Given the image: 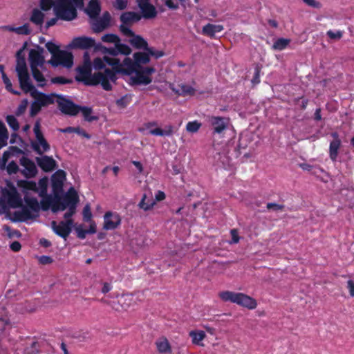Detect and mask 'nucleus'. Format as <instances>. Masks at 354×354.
Returning a JSON list of instances; mask_svg holds the SVG:
<instances>
[{"label":"nucleus","instance_id":"7ed1b4c3","mask_svg":"<svg viewBox=\"0 0 354 354\" xmlns=\"http://www.w3.org/2000/svg\"><path fill=\"white\" fill-rule=\"evenodd\" d=\"M218 296L225 302L230 301L249 310L255 309L257 306V302L254 299L243 293L223 290L219 292Z\"/></svg>","mask_w":354,"mask_h":354},{"label":"nucleus","instance_id":"2eb2a0df","mask_svg":"<svg viewBox=\"0 0 354 354\" xmlns=\"http://www.w3.org/2000/svg\"><path fill=\"white\" fill-rule=\"evenodd\" d=\"M2 196L7 201L8 206L12 208L21 207L22 201L17 189L12 186L9 189H3Z\"/></svg>","mask_w":354,"mask_h":354},{"label":"nucleus","instance_id":"09e8293b","mask_svg":"<svg viewBox=\"0 0 354 354\" xmlns=\"http://www.w3.org/2000/svg\"><path fill=\"white\" fill-rule=\"evenodd\" d=\"M33 131L35 135L36 140L35 142H38L44 139V136L43 133L41 131V123L39 120H37L35 123Z\"/></svg>","mask_w":354,"mask_h":354},{"label":"nucleus","instance_id":"774afa93","mask_svg":"<svg viewBox=\"0 0 354 354\" xmlns=\"http://www.w3.org/2000/svg\"><path fill=\"white\" fill-rule=\"evenodd\" d=\"M266 207L269 210L278 212L283 210L285 206L283 205H280L275 203H268L266 205Z\"/></svg>","mask_w":354,"mask_h":354},{"label":"nucleus","instance_id":"8fccbe9b","mask_svg":"<svg viewBox=\"0 0 354 354\" xmlns=\"http://www.w3.org/2000/svg\"><path fill=\"white\" fill-rule=\"evenodd\" d=\"M201 123L197 120L189 122L186 125V130L189 133H196L201 128Z\"/></svg>","mask_w":354,"mask_h":354},{"label":"nucleus","instance_id":"a211bd4d","mask_svg":"<svg viewBox=\"0 0 354 354\" xmlns=\"http://www.w3.org/2000/svg\"><path fill=\"white\" fill-rule=\"evenodd\" d=\"M91 23L92 30L95 33H100L106 29L111 21V15L108 11L104 12L101 17L99 16L95 19H92Z\"/></svg>","mask_w":354,"mask_h":354},{"label":"nucleus","instance_id":"4468645a","mask_svg":"<svg viewBox=\"0 0 354 354\" xmlns=\"http://www.w3.org/2000/svg\"><path fill=\"white\" fill-rule=\"evenodd\" d=\"M28 93H30V95L34 99H37L39 101V103L42 106V107L54 104L55 99L57 98V100H58L59 96V94L56 93L46 94L38 91L34 86L33 88L28 91Z\"/></svg>","mask_w":354,"mask_h":354},{"label":"nucleus","instance_id":"6e6552de","mask_svg":"<svg viewBox=\"0 0 354 354\" xmlns=\"http://www.w3.org/2000/svg\"><path fill=\"white\" fill-rule=\"evenodd\" d=\"M104 301L110 305L112 308L118 312L127 310L129 307L136 304V300L133 295L124 294L118 297L117 299H104Z\"/></svg>","mask_w":354,"mask_h":354},{"label":"nucleus","instance_id":"b1692460","mask_svg":"<svg viewBox=\"0 0 354 354\" xmlns=\"http://www.w3.org/2000/svg\"><path fill=\"white\" fill-rule=\"evenodd\" d=\"M35 160L37 165L44 171L50 172L55 170L57 167V162L52 156H41V157H36Z\"/></svg>","mask_w":354,"mask_h":354},{"label":"nucleus","instance_id":"a19ab883","mask_svg":"<svg viewBox=\"0 0 354 354\" xmlns=\"http://www.w3.org/2000/svg\"><path fill=\"white\" fill-rule=\"evenodd\" d=\"M100 51L104 54H109L112 56H117V48L115 46L114 47L107 48L103 46L101 43H97L96 46V52Z\"/></svg>","mask_w":354,"mask_h":354},{"label":"nucleus","instance_id":"58836bf2","mask_svg":"<svg viewBox=\"0 0 354 354\" xmlns=\"http://www.w3.org/2000/svg\"><path fill=\"white\" fill-rule=\"evenodd\" d=\"M17 185L24 189L34 191L35 192H38V187L35 182L21 180L18 181Z\"/></svg>","mask_w":354,"mask_h":354},{"label":"nucleus","instance_id":"c9c22d12","mask_svg":"<svg viewBox=\"0 0 354 354\" xmlns=\"http://www.w3.org/2000/svg\"><path fill=\"white\" fill-rule=\"evenodd\" d=\"M70 201H72L73 203L68 207V211L64 214V218L65 221L73 220L72 218V216L76 212V207H77V205L79 202V197L77 199L72 198H71Z\"/></svg>","mask_w":354,"mask_h":354},{"label":"nucleus","instance_id":"1a4fd4ad","mask_svg":"<svg viewBox=\"0 0 354 354\" xmlns=\"http://www.w3.org/2000/svg\"><path fill=\"white\" fill-rule=\"evenodd\" d=\"M56 102L58 109L65 115L75 116L80 112V105L75 104L73 101L66 99L62 95H59V98Z\"/></svg>","mask_w":354,"mask_h":354},{"label":"nucleus","instance_id":"680f3d73","mask_svg":"<svg viewBox=\"0 0 354 354\" xmlns=\"http://www.w3.org/2000/svg\"><path fill=\"white\" fill-rule=\"evenodd\" d=\"M55 2L53 0H40V8L44 11H48L54 6Z\"/></svg>","mask_w":354,"mask_h":354},{"label":"nucleus","instance_id":"39448f33","mask_svg":"<svg viewBox=\"0 0 354 354\" xmlns=\"http://www.w3.org/2000/svg\"><path fill=\"white\" fill-rule=\"evenodd\" d=\"M19 55L20 53L16 54V71L17 73L20 88L25 93H28V91L33 88V84L30 80L26 59L25 57H19Z\"/></svg>","mask_w":354,"mask_h":354},{"label":"nucleus","instance_id":"6ab92c4d","mask_svg":"<svg viewBox=\"0 0 354 354\" xmlns=\"http://www.w3.org/2000/svg\"><path fill=\"white\" fill-rule=\"evenodd\" d=\"M121 217L116 212H106L104 215L103 228L106 230H113L121 224Z\"/></svg>","mask_w":354,"mask_h":354},{"label":"nucleus","instance_id":"cd10ccee","mask_svg":"<svg viewBox=\"0 0 354 354\" xmlns=\"http://www.w3.org/2000/svg\"><path fill=\"white\" fill-rule=\"evenodd\" d=\"M85 11L91 19L97 18L101 12V6L99 1L90 0Z\"/></svg>","mask_w":354,"mask_h":354},{"label":"nucleus","instance_id":"052dcab7","mask_svg":"<svg viewBox=\"0 0 354 354\" xmlns=\"http://www.w3.org/2000/svg\"><path fill=\"white\" fill-rule=\"evenodd\" d=\"M51 82L58 84H67L72 83V80L62 76H57L51 79Z\"/></svg>","mask_w":354,"mask_h":354},{"label":"nucleus","instance_id":"603ef678","mask_svg":"<svg viewBox=\"0 0 354 354\" xmlns=\"http://www.w3.org/2000/svg\"><path fill=\"white\" fill-rule=\"evenodd\" d=\"M42 106L39 103V101L37 99H35V101L32 102L30 109V115L31 117H34L37 115L41 109Z\"/></svg>","mask_w":354,"mask_h":354},{"label":"nucleus","instance_id":"412c9836","mask_svg":"<svg viewBox=\"0 0 354 354\" xmlns=\"http://www.w3.org/2000/svg\"><path fill=\"white\" fill-rule=\"evenodd\" d=\"M136 2L141 10L142 17L149 19L157 16V10L155 6L149 3V0H136Z\"/></svg>","mask_w":354,"mask_h":354},{"label":"nucleus","instance_id":"f8f14e48","mask_svg":"<svg viewBox=\"0 0 354 354\" xmlns=\"http://www.w3.org/2000/svg\"><path fill=\"white\" fill-rule=\"evenodd\" d=\"M97 44V43L95 42V40L93 38L86 36H81L73 38L69 44V46L73 49L82 50H88L93 48L94 51L96 52Z\"/></svg>","mask_w":354,"mask_h":354},{"label":"nucleus","instance_id":"3c124183","mask_svg":"<svg viewBox=\"0 0 354 354\" xmlns=\"http://www.w3.org/2000/svg\"><path fill=\"white\" fill-rule=\"evenodd\" d=\"M6 120L9 127L14 131H18L19 129V124L16 118L12 115H7Z\"/></svg>","mask_w":354,"mask_h":354},{"label":"nucleus","instance_id":"423d86ee","mask_svg":"<svg viewBox=\"0 0 354 354\" xmlns=\"http://www.w3.org/2000/svg\"><path fill=\"white\" fill-rule=\"evenodd\" d=\"M53 195H55V202L53 205V213L65 210L73 203L72 201H70L71 198L77 199L79 197L73 187H71L63 196L62 194H53Z\"/></svg>","mask_w":354,"mask_h":354},{"label":"nucleus","instance_id":"c03bdc74","mask_svg":"<svg viewBox=\"0 0 354 354\" xmlns=\"http://www.w3.org/2000/svg\"><path fill=\"white\" fill-rule=\"evenodd\" d=\"M80 111L82 112V113L84 118V120L88 122H92V121L97 120V117L91 115V114L92 113V111H93L91 107L80 106Z\"/></svg>","mask_w":354,"mask_h":354},{"label":"nucleus","instance_id":"13d9d810","mask_svg":"<svg viewBox=\"0 0 354 354\" xmlns=\"http://www.w3.org/2000/svg\"><path fill=\"white\" fill-rule=\"evenodd\" d=\"M83 219L86 222L91 221L92 213L91 210V207L88 204L86 205L83 209L82 212Z\"/></svg>","mask_w":354,"mask_h":354},{"label":"nucleus","instance_id":"338daca9","mask_svg":"<svg viewBox=\"0 0 354 354\" xmlns=\"http://www.w3.org/2000/svg\"><path fill=\"white\" fill-rule=\"evenodd\" d=\"M326 35L331 39H339L343 36V32L341 30L334 32L332 30H329L327 31Z\"/></svg>","mask_w":354,"mask_h":354},{"label":"nucleus","instance_id":"5701e85b","mask_svg":"<svg viewBox=\"0 0 354 354\" xmlns=\"http://www.w3.org/2000/svg\"><path fill=\"white\" fill-rule=\"evenodd\" d=\"M104 62H105V65L106 64H108L109 66H111L112 67V68H106L104 69L105 70H109L111 71L114 76L113 77V79L110 78L109 76H107L106 75V81L107 82H115L116 80H118V77H117V74L118 73H120V66H121V63H120V61L119 59L118 58H115V57H109L108 56H104Z\"/></svg>","mask_w":354,"mask_h":354},{"label":"nucleus","instance_id":"a878e982","mask_svg":"<svg viewBox=\"0 0 354 354\" xmlns=\"http://www.w3.org/2000/svg\"><path fill=\"white\" fill-rule=\"evenodd\" d=\"M119 69L120 73L130 75L135 73L138 69V67L134 59L132 60L129 57H125Z\"/></svg>","mask_w":354,"mask_h":354},{"label":"nucleus","instance_id":"e2e57ef3","mask_svg":"<svg viewBox=\"0 0 354 354\" xmlns=\"http://www.w3.org/2000/svg\"><path fill=\"white\" fill-rule=\"evenodd\" d=\"M10 157V152L6 151L3 152L2 158L0 160V169L1 170L6 169V164L9 158Z\"/></svg>","mask_w":354,"mask_h":354},{"label":"nucleus","instance_id":"9d476101","mask_svg":"<svg viewBox=\"0 0 354 354\" xmlns=\"http://www.w3.org/2000/svg\"><path fill=\"white\" fill-rule=\"evenodd\" d=\"M122 34L126 37H131L129 40L130 44L138 50L147 51L149 48L147 41L141 35H136L131 28H124L122 27Z\"/></svg>","mask_w":354,"mask_h":354},{"label":"nucleus","instance_id":"f257e3e1","mask_svg":"<svg viewBox=\"0 0 354 354\" xmlns=\"http://www.w3.org/2000/svg\"><path fill=\"white\" fill-rule=\"evenodd\" d=\"M75 80L82 82L86 86H97L100 84L102 88L106 91L112 90V86L110 82L106 81V75L113 79L114 75L109 70H105L103 72L99 71L92 74V62L86 60L83 64L79 66L77 69Z\"/></svg>","mask_w":354,"mask_h":354},{"label":"nucleus","instance_id":"5fc2aeb1","mask_svg":"<svg viewBox=\"0 0 354 354\" xmlns=\"http://www.w3.org/2000/svg\"><path fill=\"white\" fill-rule=\"evenodd\" d=\"M6 169L9 175L16 174L18 171H20L19 166L14 160L8 163L6 167Z\"/></svg>","mask_w":354,"mask_h":354},{"label":"nucleus","instance_id":"0eeeda50","mask_svg":"<svg viewBox=\"0 0 354 354\" xmlns=\"http://www.w3.org/2000/svg\"><path fill=\"white\" fill-rule=\"evenodd\" d=\"M156 72L153 66H147L140 68L134 73L135 75L131 76L129 80V84L134 85H148L152 82L151 75Z\"/></svg>","mask_w":354,"mask_h":354},{"label":"nucleus","instance_id":"4be33fe9","mask_svg":"<svg viewBox=\"0 0 354 354\" xmlns=\"http://www.w3.org/2000/svg\"><path fill=\"white\" fill-rule=\"evenodd\" d=\"M44 52V48L39 46H37L36 49H30L29 51L30 68L43 66L45 62V59L43 55Z\"/></svg>","mask_w":354,"mask_h":354},{"label":"nucleus","instance_id":"6e6d98bb","mask_svg":"<svg viewBox=\"0 0 354 354\" xmlns=\"http://www.w3.org/2000/svg\"><path fill=\"white\" fill-rule=\"evenodd\" d=\"M46 47L47 50L52 54L51 57H53L54 55H55L60 50L59 47L52 41L47 42L46 44Z\"/></svg>","mask_w":354,"mask_h":354},{"label":"nucleus","instance_id":"69168bd1","mask_svg":"<svg viewBox=\"0 0 354 354\" xmlns=\"http://www.w3.org/2000/svg\"><path fill=\"white\" fill-rule=\"evenodd\" d=\"M128 5L127 0H115L113 7L119 10H124Z\"/></svg>","mask_w":354,"mask_h":354},{"label":"nucleus","instance_id":"2f4dec72","mask_svg":"<svg viewBox=\"0 0 354 354\" xmlns=\"http://www.w3.org/2000/svg\"><path fill=\"white\" fill-rule=\"evenodd\" d=\"M189 335L192 338V342L194 344L203 346L204 344L203 343V339L205 338L206 335L203 330H191L189 333Z\"/></svg>","mask_w":354,"mask_h":354},{"label":"nucleus","instance_id":"864d4df0","mask_svg":"<svg viewBox=\"0 0 354 354\" xmlns=\"http://www.w3.org/2000/svg\"><path fill=\"white\" fill-rule=\"evenodd\" d=\"M92 67H93L94 69L97 70V71H100L102 69L104 70L105 68H106V66H105L104 57L103 58H100V57L95 58L92 62Z\"/></svg>","mask_w":354,"mask_h":354},{"label":"nucleus","instance_id":"20e7f679","mask_svg":"<svg viewBox=\"0 0 354 354\" xmlns=\"http://www.w3.org/2000/svg\"><path fill=\"white\" fill-rule=\"evenodd\" d=\"M24 202L26 205L22 206L21 210L14 213L15 221H27L37 217L39 215L40 204L36 198L26 196Z\"/></svg>","mask_w":354,"mask_h":354},{"label":"nucleus","instance_id":"9b49d317","mask_svg":"<svg viewBox=\"0 0 354 354\" xmlns=\"http://www.w3.org/2000/svg\"><path fill=\"white\" fill-rule=\"evenodd\" d=\"M49 63L55 67L62 65L71 68L73 64V55L71 53L60 50L53 57H51Z\"/></svg>","mask_w":354,"mask_h":354},{"label":"nucleus","instance_id":"e433bc0d","mask_svg":"<svg viewBox=\"0 0 354 354\" xmlns=\"http://www.w3.org/2000/svg\"><path fill=\"white\" fill-rule=\"evenodd\" d=\"M32 75L35 81L39 82L38 86L43 87L46 85V79L42 73L38 69V67L30 68Z\"/></svg>","mask_w":354,"mask_h":354},{"label":"nucleus","instance_id":"de8ad7c7","mask_svg":"<svg viewBox=\"0 0 354 354\" xmlns=\"http://www.w3.org/2000/svg\"><path fill=\"white\" fill-rule=\"evenodd\" d=\"M290 41V40L288 39L279 38L274 42L273 48L282 50L288 46Z\"/></svg>","mask_w":354,"mask_h":354},{"label":"nucleus","instance_id":"f3484780","mask_svg":"<svg viewBox=\"0 0 354 354\" xmlns=\"http://www.w3.org/2000/svg\"><path fill=\"white\" fill-rule=\"evenodd\" d=\"M142 19L140 13L133 11H127L121 14L120 20L121 24L119 26V30L122 32V27L124 28H130L133 24L138 22Z\"/></svg>","mask_w":354,"mask_h":354},{"label":"nucleus","instance_id":"c85d7f7f","mask_svg":"<svg viewBox=\"0 0 354 354\" xmlns=\"http://www.w3.org/2000/svg\"><path fill=\"white\" fill-rule=\"evenodd\" d=\"M224 27L221 24H207L203 27L202 34L212 39L215 38V34L223 30Z\"/></svg>","mask_w":354,"mask_h":354},{"label":"nucleus","instance_id":"79ce46f5","mask_svg":"<svg viewBox=\"0 0 354 354\" xmlns=\"http://www.w3.org/2000/svg\"><path fill=\"white\" fill-rule=\"evenodd\" d=\"M101 40L104 43L114 44L115 46L117 43L121 41L120 37L113 33H107L101 37Z\"/></svg>","mask_w":354,"mask_h":354},{"label":"nucleus","instance_id":"72a5a7b5","mask_svg":"<svg viewBox=\"0 0 354 354\" xmlns=\"http://www.w3.org/2000/svg\"><path fill=\"white\" fill-rule=\"evenodd\" d=\"M41 200L40 201V209L43 211H48L49 209H51L53 212V205L55 202V195L53 196L52 195L46 194L45 196H41Z\"/></svg>","mask_w":354,"mask_h":354},{"label":"nucleus","instance_id":"bb28decb","mask_svg":"<svg viewBox=\"0 0 354 354\" xmlns=\"http://www.w3.org/2000/svg\"><path fill=\"white\" fill-rule=\"evenodd\" d=\"M333 140L330 142L329 156L332 161L335 162L338 156V151L341 146V140L337 133H333Z\"/></svg>","mask_w":354,"mask_h":354},{"label":"nucleus","instance_id":"37998d69","mask_svg":"<svg viewBox=\"0 0 354 354\" xmlns=\"http://www.w3.org/2000/svg\"><path fill=\"white\" fill-rule=\"evenodd\" d=\"M38 192L39 196H45L47 193L48 189V178L46 177L42 178L38 183Z\"/></svg>","mask_w":354,"mask_h":354},{"label":"nucleus","instance_id":"7c9ffc66","mask_svg":"<svg viewBox=\"0 0 354 354\" xmlns=\"http://www.w3.org/2000/svg\"><path fill=\"white\" fill-rule=\"evenodd\" d=\"M31 147L37 154L40 156L48 151L50 149V146L46 138L38 142H31Z\"/></svg>","mask_w":354,"mask_h":354},{"label":"nucleus","instance_id":"f704fd0d","mask_svg":"<svg viewBox=\"0 0 354 354\" xmlns=\"http://www.w3.org/2000/svg\"><path fill=\"white\" fill-rule=\"evenodd\" d=\"M171 89L178 95H193L195 93V90L191 86L182 84L180 86L179 89H176L174 87H171Z\"/></svg>","mask_w":354,"mask_h":354},{"label":"nucleus","instance_id":"f03ea898","mask_svg":"<svg viewBox=\"0 0 354 354\" xmlns=\"http://www.w3.org/2000/svg\"><path fill=\"white\" fill-rule=\"evenodd\" d=\"M83 0H55L54 12L57 18L71 21L76 18V7L82 6Z\"/></svg>","mask_w":354,"mask_h":354},{"label":"nucleus","instance_id":"c756f323","mask_svg":"<svg viewBox=\"0 0 354 354\" xmlns=\"http://www.w3.org/2000/svg\"><path fill=\"white\" fill-rule=\"evenodd\" d=\"M158 351L161 354H171V346L165 337H159L155 342Z\"/></svg>","mask_w":354,"mask_h":354},{"label":"nucleus","instance_id":"a18cd8bd","mask_svg":"<svg viewBox=\"0 0 354 354\" xmlns=\"http://www.w3.org/2000/svg\"><path fill=\"white\" fill-rule=\"evenodd\" d=\"M10 31L15 32L18 35H28L30 34V30L29 28V25L28 24H25L17 28H9Z\"/></svg>","mask_w":354,"mask_h":354},{"label":"nucleus","instance_id":"393cba45","mask_svg":"<svg viewBox=\"0 0 354 354\" xmlns=\"http://www.w3.org/2000/svg\"><path fill=\"white\" fill-rule=\"evenodd\" d=\"M209 122L213 127L214 133L221 134L227 129L229 119L221 116H212Z\"/></svg>","mask_w":354,"mask_h":354},{"label":"nucleus","instance_id":"ea45409f","mask_svg":"<svg viewBox=\"0 0 354 354\" xmlns=\"http://www.w3.org/2000/svg\"><path fill=\"white\" fill-rule=\"evenodd\" d=\"M44 15L38 9L32 10L30 21L36 25H41L44 22Z\"/></svg>","mask_w":354,"mask_h":354},{"label":"nucleus","instance_id":"bf43d9fd","mask_svg":"<svg viewBox=\"0 0 354 354\" xmlns=\"http://www.w3.org/2000/svg\"><path fill=\"white\" fill-rule=\"evenodd\" d=\"M147 52L149 53V56H152L156 59L160 58L165 55V53L163 50H157L152 47H149L147 50Z\"/></svg>","mask_w":354,"mask_h":354},{"label":"nucleus","instance_id":"aec40b11","mask_svg":"<svg viewBox=\"0 0 354 354\" xmlns=\"http://www.w3.org/2000/svg\"><path fill=\"white\" fill-rule=\"evenodd\" d=\"M66 172L62 169L56 171L51 177L52 191L53 194H63L64 181Z\"/></svg>","mask_w":354,"mask_h":354},{"label":"nucleus","instance_id":"49530a36","mask_svg":"<svg viewBox=\"0 0 354 354\" xmlns=\"http://www.w3.org/2000/svg\"><path fill=\"white\" fill-rule=\"evenodd\" d=\"M117 48V53L118 55H129L131 53V48L124 44H122L121 41H119L115 45Z\"/></svg>","mask_w":354,"mask_h":354},{"label":"nucleus","instance_id":"4c0bfd02","mask_svg":"<svg viewBox=\"0 0 354 354\" xmlns=\"http://www.w3.org/2000/svg\"><path fill=\"white\" fill-rule=\"evenodd\" d=\"M146 200L147 194H144L142 196L141 201L138 205L139 208L143 209L144 211H148L151 209L153 207L154 205L156 204V202L154 201L148 200L147 201H146Z\"/></svg>","mask_w":354,"mask_h":354},{"label":"nucleus","instance_id":"473e14b6","mask_svg":"<svg viewBox=\"0 0 354 354\" xmlns=\"http://www.w3.org/2000/svg\"><path fill=\"white\" fill-rule=\"evenodd\" d=\"M136 64L140 68H145L142 64H147L150 62V56L148 52H136L133 55Z\"/></svg>","mask_w":354,"mask_h":354},{"label":"nucleus","instance_id":"4d7b16f0","mask_svg":"<svg viewBox=\"0 0 354 354\" xmlns=\"http://www.w3.org/2000/svg\"><path fill=\"white\" fill-rule=\"evenodd\" d=\"M261 70V68L259 65H257L255 66L254 73L253 77L251 80L252 84L253 85H257L260 83V82H261V80H260Z\"/></svg>","mask_w":354,"mask_h":354},{"label":"nucleus","instance_id":"0e129e2a","mask_svg":"<svg viewBox=\"0 0 354 354\" xmlns=\"http://www.w3.org/2000/svg\"><path fill=\"white\" fill-rule=\"evenodd\" d=\"M28 102L26 99H24L21 102L15 113L17 116L22 115L25 112L28 106Z\"/></svg>","mask_w":354,"mask_h":354},{"label":"nucleus","instance_id":"dca6fc26","mask_svg":"<svg viewBox=\"0 0 354 354\" xmlns=\"http://www.w3.org/2000/svg\"><path fill=\"white\" fill-rule=\"evenodd\" d=\"M19 164L24 167L20 170V173L26 178H32L35 177L38 173V169L35 163L26 156H22L19 159Z\"/></svg>","mask_w":354,"mask_h":354},{"label":"nucleus","instance_id":"ddd939ff","mask_svg":"<svg viewBox=\"0 0 354 354\" xmlns=\"http://www.w3.org/2000/svg\"><path fill=\"white\" fill-rule=\"evenodd\" d=\"M74 225L73 220L62 221L57 223L56 221H53L51 223V227L53 232L59 236L66 239L72 231V227Z\"/></svg>","mask_w":354,"mask_h":354}]
</instances>
